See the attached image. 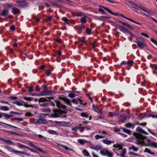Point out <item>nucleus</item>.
Here are the masks:
<instances>
[{
	"instance_id": "nucleus-1",
	"label": "nucleus",
	"mask_w": 157,
	"mask_h": 157,
	"mask_svg": "<svg viewBox=\"0 0 157 157\" xmlns=\"http://www.w3.org/2000/svg\"><path fill=\"white\" fill-rule=\"evenodd\" d=\"M134 42L136 43L138 46L142 49L146 46L144 40L142 37H137L136 38V40L134 41Z\"/></svg>"
},
{
	"instance_id": "nucleus-2",
	"label": "nucleus",
	"mask_w": 157,
	"mask_h": 157,
	"mask_svg": "<svg viewBox=\"0 0 157 157\" xmlns=\"http://www.w3.org/2000/svg\"><path fill=\"white\" fill-rule=\"evenodd\" d=\"M5 148L8 151L15 154L19 155L21 154H22L28 156H29V155L26 153L24 152L21 151L15 150L12 148L8 146H6L5 147Z\"/></svg>"
},
{
	"instance_id": "nucleus-3",
	"label": "nucleus",
	"mask_w": 157,
	"mask_h": 157,
	"mask_svg": "<svg viewBox=\"0 0 157 157\" xmlns=\"http://www.w3.org/2000/svg\"><path fill=\"white\" fill-rule=\"evenodd\" d=\"M5 148L8 151L15 154L19 155L21 154H22L28 156H29V155L26 153L24 152L21 151L15 150L12 148L8 146H6L5 147Z\"/></svg>"
},
{
	"instance_id": "nucleus-4",
	"label": "nucleus",
	"mask_w": 157,
	"mask_h": 157,
	"mask_svg": "<svg viewBox=\"0 0 157 157\" xmlns=\"http://www.w3.org/2000/svg\"><path fill=\"white\" fill-rule=\"evenodd\" d=\"M134 135L136 138L142 140L140 141L138 143V144H139L143 145L144 144L143 140L146 138V136H144L140 134L136 133H134Z\"/></svg>"
},
{
	"instance_id": "nucleus-5",
	"label": "nucleus",
	"mask_w": 157,
	"mask_h": 157,
	"mask_svg": "<svg viewBox=\"0 0 157 157\" xmlns=\"http://www.w3.org/2000/svg\"><path fill=\"white\" fill-rule=\"evenodd\" d=\"M16 2L18 4V6L19 8H26L28 7V4L26 0H17Z\"/></svg>"
},
{
	"instance_id": "nucleus-6",
	"label": "nucleus",
	"mask_w": 157,
	"mask_h": 157,
	"mask_svg": "<svg viewBox=\"0 0 157 157\" xmlns=\"http://www.w3.org/2000/svg\"><path fill=\"white\" fill-rule=\"evenodd\" d=\"M116 28L120 29L121 32L124 33H128L129 30L127 28L122 26H121L117 24L114 25Z\"/></svg>"
},
{
	"instance_id": "nucleus-7",
	"label": "nucleus",
	"mask_w": 157,
	"mask_h": 157,
	"mask_svg": "<svg viewBox=\"0 0 157 157\" xmlns=\"http://www.w3.org/2000/svg\"><path fill=\"white\" fill-rule=\"evenodd\" d=\"M130 116L126 114H122L119 117V119L122 122H124L126 119H129L130 118Z\"/></svg>"
},
{
	"instance_id": "nucleus-8",
	"label": "nucleus",
	"mask_w": 157,
	"mask_h": 157,
	"mask_svg": "<svg viewBox=\"0 0 157 157\" xmlns=\"http://www.w3.org/2000/svg\"><path fill=\"white\" fill-rule=\"evenodd\" d=\"M53 91L52 90H44L40 91V95L41 96H44L46 95L51 94H52Z\"/></svg>"
},
{
	"instance_id": "nucleus-9",
	"label": "nucleus",
	"mask_w": 157,
	"mask_h": 157,
	"mask_svg": "<svg viewBox=\"0 0 157 157\" xmlns=\"http://www.w3.org/2000/svg\"><path fill=\"white\" fill-rule=\"evenodd\" d=\"M29 145L32 147H33L34 148H35L36 150H38L40 152H42L43 153H44V151L42 149H41L40 148L38 147L37 146L34 145L32 143H29Z\"/></svg>"
},
{
	"instance_id": "nucleus-10",
	"label": "nucleus",
	"mask_w": 157,
	"mask_h": 157,
	"mask_svg": "<svg viewBox=\"0 0 157 157\" xmlns=\"http://www.w3.org/2000/svg\"><path fill=\"white\" fill-rule=\"evenodd\" d=\"M72 102L75 104H78L79 102V104H81L82 102H83V100L79 98L73 99L72 100Z\"/></svg>"
},
{
	"instance_id": "nucleus-11",
	"label": "nucleus",
	"mask_w": 157,
	"mask_h": 157,
	"mask_svg": "<svg viewBox=\"0 0 157 157\" xmlns=\"http://www.w3.org/2000/svg\"><path fill=\"white\" fill-rule=\"evenodd\" d=\"M2 116H3L5 118L7 119H10L12 117V116L6 113L2 112L0 113V118H2Z\"/></svg>"
},
{
	"instance_id": "nucleus-12",
	"label": "nucleus",
	"mask_w": 157,
	"mask_h": 157,
	"mask_svg": "<svg viewBox=\"0 0 157 157\" xmlns=\"http://www.w3.org/2000/svg\"><path fill=\"white\" fill-rule=\"evenodd\" d=\"M102 147V146L99 145H97L96 147L91 146L90 147V148L92 149L95 150L96 151H98L99 150H101Z\"/></svg>"
},
{
	"instance_id": "nucleus-13",
	"label": "nucleus",
	"mask_w": 157,
	"mask_h": 157,
	"mask_svg": "<svg viewBox=\"0 0 157 157\" xmlns=\"http://www.w3.org/2000/svg\"><path fill=\"white\" fill-rule=\"evenodd\" d=\"M74 15L76 16L80 17L81 16L83 17L85 16V15H86V14L82 11H78L75 12Z\"/></svg>"
},
{
	"instance_id": "nucleus-14",
	"label": "nucleus",
	"mask_w": 157,
	"mask_h": 157,
	"mask_svg": "<svg viewBox=\"0 0 157 157\" xmlns=\"http://www.w3.org/2000/svg\"><path fill=\"white\" fill-rule=\"evenodd\" d=\"M12 12L14 15L19 14L20 13V10L17 8L14 7L12 8Z\"/></svg>"
},
{
	"instance_id": "nucleus-15",
	"label": "nucleus",
	"mask_w": 157,
	"mask_h": 157,
	"mask_svg": "<svg viewBox=\"0 0 157 157\" xmlns=\"http://www.w3.org/2000/svg\"><path fill=\"white\" fill-rule=\"evenodd\" d=\"M88 17L85 15L82 17L80 19V22L82 24H85L87 22V21L86 18H87Z\"/></svg>"
},
{
	"instance_id": "nucleus-16",
	"label": "nucleus",
	"mask_w": 157,
	"mask_h": 157,
	"mask_svg": "<svg viewBox=\"0 0 157 157\" xmlns=\"http://www.w3.org/2000/svg\"><path fill=\"white\" fill-rule=\"evenodd\" d=\"M136 131L141 133H144L145 135H148V133L145 132L144 130L139 127H137L136 129Z\"/></svg>"
},
{
	"instance_id": "nucleus-17",
	"label": "nucleus",
	"mask_w": 157,
	"mask_h": 157,
	"mask_svg": "<svg viewBox=\"0 0 157 157\" xmlns=\"http://www.w3.org/2000/svg\"><path fill=\"white\" fill-rule=\"evenodd\" d=\"M0 140L5 142L8 143L10 144H13V143L11 141L9 140H6L3 138H0Z\"/></svg>"
},
{
	"instance_id": "nucleus-18",
	"label": "nucleus",
	"mask_w": 157,
	"mask_h": 157,
	"mask_svg": "<svg viewBox=\"0 0 157 157\" xmlns=\"http://www.w3.org/2000/svg\"><path fill=\"white\" fill-rule=\"evenodd\" d=\"M48 133L52 135H59V133L57 131H54L53 130H49L48 131Z\"/></svg>"
},
{
	"instance_id": "nucleus-19",
	"label": "nucleus",
	"mask_w": 157,
	"mask_h": 157,
	"mask_svg": "<svg viewBox=\"0 0 157 157\" xmlns=\"http://www.w3.org/2000/svg\"><path fill=\"white\" fill-rule=\"evenodd\" d=\"M8 11L6 9H4L2 11V13H0V15L2 16H5L7 15L8 13Z\"/></svg>"
},
{
	"instance_id": "nucleus-20",
	"label": "nucleus",
	"mask_w": 157,
	"mask_h": 157,
	"mask_svg": "<svg viewBox=\"0 0 157 157\" xmlns=\"http://www.w3.org/2000/svg\"><path fill=\"white\" fill-rule=\"evenodd\" d=\"M144 152L145 153H148L151 155H155V153L154 152H151V151L148 148H145Z\"/></svg>"
},
{
	"instance_id": "nucleus-21",
	"label": "nucleus",
	"mask_w": 157,
	"mask_h": 157,
	"mask_svg": "<svg viewBox=\"0 0 157 157\" xmlns=\"http://www.w3.org/2000/svg\"><path fill=\"white\" fill-rule=\"evenodd\" d=\"M108 151V150L107 149L103 148L100 151V153L101 155L105 156Z\"/></svg>"
},
{
	"instance_id": "nucleus-22",
	"label": "nucleus",
	"mask_w": 157,
	"mask_h": 157,
	"mask_svg": "<svg viewBox=\"0 0 157 157\" xmlns=\"http://www.w3.org/2000/svg\"><path fill=\"white\" fill-rule=\"evenodd\" d=\"M20 101L21 102L18 101H16L15 102H14L13 103L14 104H16L18 106H21L23 105V104L25 103V101H22V100H20Z\"/></svg>"
},
{
	"instance_id": "nucleus-23",
	"label": "nucleus",
	"mask_w": 157,
	"mask_h": 157,
	"mask_svg": "<svg viewBox=\"0 0 157 157\" xmlns=\"http://www.w3.org/2000/svg\"><path fill=\"white\" fill-rule=\"evenodd\" d=\"M85 26L82 25H79L77 26V29L81 31H82L85 29Z\"/></svg>"
},
{
	"instance_id": "nucleus-24",
	"label": "nucleus",
	"mask_w": 157,
	"mask_h": 157,
	"mask_svg": "<svg viewBox=\"0 0 157 157\" xmlns=\"http://www.w3.org/2000/svg\"><path fill=\"white\" fill-rule=\"evenodd\" d=\"M121 129L123 130V131L124 132L129 135H132V133L130 130L126 129L124 128H122Z\"/></svg>"
},
{
	"instance_id": "nucleus-25",
	"label": "nucleus",
	"mask_w": 157,
	"mask_h": 157,
	"mask_svg": "<svg viewBox=\"0 0 157 157\" xmlns=\"http://www.w3.org/2000/svg\"><path fill=\"white\" fill-rule=\"evenodd\" d=\"M50 103L48 102L47 103H40L39 105L42 107H47L49 106Z\"/></svg>"
},
{
	"instance_id": "nucleus-26",
	"label": "nucleus",
	"mask_w": 157,
	"mask_h": 157,
	"mask_svg": "<svg viewBox=\"0 0 157 157\" xmlns=\"http://www.w3.org/2000/svg\"><path fill=\"white\" fill-rule=\"evenodd\" d=\"M46 101L48 102V101L44 98H41L38 100L39 104H40V103L41 102H44Z\"/></svg>"
},
{
	"instance_id": "nucleus-27",
	"label": "nucleus",
	"mask_w": 157,
	"mask_h": 157,
	"mask_svg": "<svg viewBox=\"0 0 157 157\" xmlns=\"http://www.w3.org/2000/svg\"><path fill=\"white\" fill-rule=\"evenodd\" d=\"M23 99L28 101H32L34 100V98L31 97H24Z\"/></svg>"
},
{
	"instance_id": "nucleus-28",
	"label": "nucleus",
	"mask_w": 157,
	"mask_h": 157,
	"mask_svg": "<svg viewBox=\"0 0 157 157\" xmlns=\"http://www.w3.org/2000/svg\"><path fill=\"white\" fill-rule=\"evenodd\" d=\"M82 153L83 155L87 157H91L88 152L86 150H84L83 151Z\"/></svg>"
},
{
	"instance_id": "nucleus-29",
	"label": "nucleus",
	"mask_w": 157,
	"mask_h": 157,
	"mask_svg": "<svg viewBox=\"0 0 157 157\" xmlns=\"http://www.w3.org/2000/svg\"><path fill=\"white\" fill-rule=\"evenodd\" d=\"M17 147L23 150L24 149V148H26V147H27V146L23 144L19 143L17 145Z\"/></svg>"
},
{
	"instance_id": "nucleus-30",
	"label": "nucleus",
	"mask_w": 157,
	"mask_h": 157,
	"mask_svg": "<svg viewBox=\"0 0 157 157\" xmlns=\"http://www.w3.org/2000/svg\"><path fill=\"white\" fill-rule=\"evenodd\" d=\"M80 116L85 118H87L88 117V114L87 112H83L81 113Z\"/></svg>"
},
{
	"instance_id": "nucleus-31",
	"label": "nucleus",
	"mask_w": 157,
	"mask_h": 157,
	"mask_svg": "<svg viewBox=\"0 0 157 157\" xmlns=\"http://www.w3.org/2000/svg\"><path fill=\"white\" fill-rule=\"evenodd\" d=\"M0 109L2 110L7 111L9 109V108L6 106H1L0 107Z\"/></svg>"
},
{
	"instance_id": "nucleus-32",
	"label": "nucleus",
	"mask_w": 157,
	"mask_h": 157,
	"mask_svg": "<svg viewBox=\"0 0 157 157\" xmlns=\"http://www.w3.org/2000/svg\"><path fill=\"white\" fill-rule=\"evenodd\" d=\"M60 146L63 147V148L65 149L66 151L67 150H69L70 151H72V149L69 148L68 147L64 145H63V144H61L60 145Z\"/></svg>"
},
{
	"instance_id": "nucleus-33",
	"label": "nucleus",
	"mask_w": 157,
	"mask_h": 157,
	"mask_svg": "<svg viewBox=\"0 0 157 157\" xmlns=\"http://www.w3.org/2000/svg\"><path fill=\"white\" fill-rule=\"evenodd\" d=\"M134 63V61L133 60H128L127 61V64L128 66L132 67Z\"/></svg>"
},
{
	"instance_id": "nucleus-34",
	"label": "nucleus",
	"mask_w": 157,
	"mask_h": 157,
	"mask_svg": "<svg viewBox=\"0 0 157 157\" xmlns=\"http://www.w3.org/2000/svg\"><path fill=\"white\" fill-rule=\"evenodd\" d=\"M102 142L103 143L108 145H109L111 144L110 140H107V139L103 140Z\"/></svg>"
},
{
	"instance_id": "nucleus-35",
	"label": "nucleus",
	"mask_w": 157,
	"mask_h": 157,
	"mask_svg": "<svg viewBox=\"0 0 157 157\" xmlns=\"http://www.w3.org/2000/svg\"><path fill=\"white\" fill-rule=\"evenodd\" d=\"M50 103L49 105H52L53 107H55V104H56V103H57V100H54L53 101H48Z\"/></svg>"
},
{
	"instance_id": "nucleus-36",
	"label": "nucleus",
	"mask_w": 157,
	"mask_h": 157,
	"mask_svg": "<svg viewBox=\"0 0 157 157\" xmlns=\"http://www.w3.org/2000/svg\"><path fill=\"white\" fill-rule=\"evenodd\" d=\"M84 128L83 127H80L79 126H76L74 128H72V129L75 131H77V130L79 129H82Z\"/></svg>"
},
{
	"instance_id": "nucleus-37",
	"label": "nucleus",
	"mask_w": 157,
	"mask_h": 157,
	"mask_svg": "<svg viewBox=\"0 0 157 157\" xmlns=\"http://www.w3.org/2000/svg\"><path fill=\"white\" fill-rule=\"evenodd\" d=\"M78 141L79 144L82 145H84L86 142L84 140L82 139H78Z\"/></svg>"
},
{
	"instance_id": "nucleus-38",
	"label": "nucleus",
	"mask_w": 157,
	"mask_h": 157,
	"mask_svg": "<svg viewBox=\"0 0 157 157\" xmlns=\"http://www.w3.org/2000/svg\"><path fill=\"white\" fill-rule=\"evenodd\" d=\"M104 138V136H102V135H96L95 136V138L97 140L99 139H100L103 138Z\"/></svg>"
},
{
	"instance_id": "nucleus-39",
	"label": "nucleus",
	"mask_w": 157,
	"mask_h": 157,
	"mask_svg": "<svg viewBox=\"0 0 157 157\" xmlns=\"http://www.w3.org/2000/svg\"><path fill=\"white\" fill-rule=\"evenodd\" d=\"M117 21H118L119 22H120V23H121L123 25H125L126 27L127 26H130V25H129V24H128V23H127L126 22L124 23V22H123L122 21H119V20H117V21L116 22V23H117Z\"/></svg>"
},
{
	"instance_id": "nucleus-40",
	"label": "nucleus",
	"mask_w": 157,
	"mask_h": 157,
	"mask_svg": "<svg viewBox=\"0 0 157 157\" xmlns=\"http://www.w3.org/2000/svg\"><path fill=\"white\" fill-rule=\"evenodd\" d=\"M126 149L125 148L122 151V152L120 155V156L122 157H124L126 153Z\"/></svg>"
},
{
	"instance_id": "nucleus-41",
	"label": "nucleus",
	"mask_w": 157,
	"mask_h": 157,
	"mask_svg": "<svg viewBox=\"0 0 157 157\" xmlns=\"http://www.w3.org/2000/svg\"><path fill=\"white\" fill-rule=\"evenodd\" d=\"M0 123H2V124H4L7 125L8 126H10L11 127H12V128H16V129H18V128L16 126H14L12 125H10V124H6V123H4V122H0Z\"/></svg>"
},
{
	"instance_id": "nucleus-42",
	"label": "nucleus",
	"mask_w": 157,
	"mask_h": 157,
	"mask_svg": "<svg viewBox=\"0 0 157 157\" xmlns=\"http://www.w3.org/2000/svg\"><path fill=\"white\" fill-rule=\"evenodd\" d=\"M40 124H46L48 123L46 119H39Z\"/></svg>"
},
{
	"instance_id": "nucleus-43",
	"label": "nucleus",
	"mask_w": 157,
	"mask_h": 157,
	"mask_svg": "<svg viewBox=\"0 0 157 157\" xmlns=\"http://www.w3.org/2000/svg\"><path fill=\"white\" fill-rule=\"evenodd\" d=\"M41 110L42 112H48L51 111V110L49 108H42Z\"/></svg>"
},
{
	"instance_id": "nucleus-44",
	"label": "nucleus",
	"mask_w": 157,
	"mask_h": 157,
	"mask_svg": "<svg viewBox=\"0 0 157 157\" xmlns=\"http://www.w3.org/2000/svg\"><path fill=\"white\" fill-rule=\"evenodd\" d=\"M13 119L14 120L18 121H23V119L22 118H17V117H14L13 119L12 118L11 119L12 121L13 120Z\"/></svg>"
},
{
	"instance_id": "nucleus-45",
	"label": "nucleus",
	"mask_w": 157,
	"mask_h": 157,
	"mask_svg": "<svg viewBox=\"0 0 157 157\" xmlns=\"http://www.w3.org/2000/svg\"><path fill=\"white\" fill-rule=\"evenodd\" d=\"M130 149L133 150L134 151H137L138 150V147H135L134 146H131L130 148Z\"/></svg>"
},
{
	"instance_id": "nucleus-46",
	"label": "nucleus",
	"mask_w": 157,
	"mask_h": 157,
	"mask_svg": "<svg viewBox=\"0 0 157 157\" xmlns=\"http://www.w3.org/2000/svg\"><path fill=\"white\" fill-rule=\"evenodd\" d=\"M150 40L154 44L157 46V41L155 40L153 38H150Z\"/></svg>"
},
{
	"instance_id": "nucleus-47",
	"label": "nucleus",
	"mask_w": 157,
	"mask_h": 157,
	"mask_svg": "<svg viewBox=\"0 0 157 157\" xmlns=\"http://www.w3.org/2000/svg\"><path fill=\"white\" fill-rule=\"evenodd\" d=\"M62 20L66 23L68 24L69 23V21L68 19L66 17H63L62 18Z\"/></svg>"
},
{
	"instance_id": "nucleus-48",
	"label": "nucleus",
	"mask_w": 157,
	"mask_h": 157,
	"mask_svg": "<svg viewBox=\"0 0 157 157\" xmlns=\"http://www.w3.org/2000/svg\"><path fill=\"white\" fill-rule=\"evenodd\" d=\"M51 116L52 117L56 118L59 117V115L58 113H55L53 114H51Z\"/></svg>"
},
{
	"instance_id": "nucleus-49",
	"label": "nucleus",
	"mask_w": 157,
	"mask_h": 157,
	"mask_svg": "<svg viewBox=\"0 0 157 157\" xmlns=\"http://www.w3.org/2000/svg\"><path fill=\"white\" fill-rule=\"evenodd\" d=\"M103 10H105L107 12L111 14L112 12L108 8L105 7Z\"/></svg>"
},
{
	"instance_id": "nucleus-50",
	"label": "nucleus",
	"mask_w": 157,
	"mask_h": 157,
	"mask_svg": "<svg viewBox=\"0 0 157 157\" xmlns=\"http://www.w3.org/2000/svg\"><path fill=\"white\" fill-rule=\"evenodd\" d=\"M86 32L88 35H90L91 33V30L89 28H87L86 30Z\"/></svg>"
},
{
	"instance_id": "nucleus-51",
	"label": "nucleus",
	"mask_w": 157,
	"mask_h": 157,
	"mask_svg": "<svg viewBox=\"0 0 157 157\" xmlns=\"http://www.w3.org/2000/svg\"><path fill=\"white\" fill-rule=\"evenodd\" d=\"M52 17L51 16H48L47 17L45 20L49 22L51 21L52 20Z\"/></svg>"
},
{
	"instance_id": "nucleus-52",
	"label": "nucleus",
	"mask_w": 157,
	"mask_h": 157,
	"mask_svg": "<svg viewBox=\"0 0 157 157\" xmlns=\"http://www.w3.org/2000/svg\"><path fill=\"white\" fill-rule=\"evenodd\" d=\"M125 126L126 127L129 128L132 127V126H134V125L130 123H128L125 124Z\"/></svg>"
},
{
	"instance_id": "nucleus-53",
	"label": "nucleus",
	"mask_w": 157,
	"mask_h": 157,
	"mask_svg": "<svg viewBox=\"0 0 157 157\" xmlns=\"http://www.w3.org/2000/svg\"><path fill=\"white\" fill-rule=\"evenodd\" d=\"M95 43L96 42L95 41L90 43L93 49H95L96 48V46L95 45Z\"/></svg>"
},
{
	"instance_id": "nucleus-54",
	"label": "nucleus",
	"mask_w": 157,
	"mask_h": 157,
	"mask_svg": "<svg viewBox=\"0 0 157 157\" xmlns=\"http://www.w3.org/2000/svg\"><path fill=\"white\" fill-rule=\"evenodd\" d=\"M62 104L60 103V102L58 101L57 100V103H56V105L57 107L59 109L60 108Z\"/></svg>"
},
{
	"instance_id": "nucleus-55",
	"label": "nucleus",
	"mask_w": 157,
	"mask_h": 157,
	"mask_svg": "<svg viewBox=\"0 0 157 157\" xmlns=\"http://www.w3.org/2000/svg\"><path fill=\"white\" fill-rule=\"evenodd\" d=\"M147 130H148V132L149 133H150L152 135L154 136H155V133L154 132H153L152 130H151V129H150L148 128H147Z\"/></svg>"
},
{
	"instance_id": "nucleus-56",
	"label": "nucleus",
	"mask_w": 157,
	"mask_h": 157,
	"mask_svg": "<svg viewBox=\"0 0 157 157\" xmlns=\"http://www.w3.org/2000/svg\"><path fill=\"white\" fill-rule=\"evenodd\" d=\"M68 96L71 98H73L75 96V94L73 93H70L68 95Z\"/></svg>"
},
{
	"instance_id": "nucleus-57",
	"label": "nucleus",
	"mask_w": 157,
	"mask_h": 157,
	"mask_svg": "<svg viewBox=\"0 0 157 157\" xmlns=\"http://www.w3.org/2000/svg\"><path fill=\"white\" fill-rule=\"evenodd\" d=\"M92 107L94 110L95 112H96L97 113H99V110H98V109L97 107L95 108V105L94 104H93L92 105Z\"/></svg>"
},
{
	"instance_id": "nucleus-58",
	"label": "nucleus",
	"mask_w": 157,
	"mask_h": 157,
	"mask_svg": "<svg viewBox=\"0 0 157 157\" xmlns=\"http://www.w3.org/2000/svg\"><path fill=\"white\" fill-rule=\"evenodd\" d=\"M146 13L148 14L149 15H151V16H153L154 15V13L151 11L149 10H148Z\"/></svg>"
},
{
	"instance_id": "nucleus-59",
	"label": "nucleus",
	"mask_w": 157,
	"mask_h": 157,
	"mask_svg": "<svg viewBox=\"0 0 157 157\" xmlns=\"http://www.w3.org/2000/svg\"><path fill=\"white\" fill-rule=\"evenodd\" d=\"M106 153V155H107L108 157H113V155L111 152L108 151Z\"/></svg>"
},
{
	"instance_id": "nucleus-60",
	"label": "nucleus",
	"mask_w": 157,
	"mask_h": 157,
	"mask_svg": "<svg viewBox=\"0 0 157 157\" xmlns=\"http://www.w3.org/2000/svg\"><path fill=\"white\" fill-rule=\"evenodd\" d=\"M128 153L129 154L132 155H135L136 156H138L140 155H138V154L135 153L133 152H129Z\"/></svg>"
},
{
	"instance_id": "nucleus-61",
	"label": "nucleus",
	"mask_w": 157,
	"mask_h": 157,
	"mask_svg": "<svg viewBox=\"0 0 157 157\" xmlns=\"http://www.w3.org/2000/svg\"><path fill=\"white\" fill-rule=\"evenodd\" d=\"M121 13H114L113 12L111 14L113 15H114V16H118V17H120L121 15Z\"/></svg>"
},
{
	"instance_id": "nucleus-62",
	"label": "nucleus",
	"mask_w": 157,
	"mask_h": 157,
	"mask_svg": "<svg viewBox=\"0 0 157 157\" xmlns=\"http://www.w3.org/2000/svg\"><path fill=\"white\" fill-rule=\"evenodd\" d=\"M103 8H99L98 10V11L99 12L101 13L102 14H104L105 13V12Z\"/></svg>"
},
{
	"instance_id": "nucleus-63",
	"label": "nucleus",
	"mask_w": 157,
	"mask_h": 157,
	"mask_svg": "<svg viewBox=\"0 0 157 157\" xmlns=\"http://www.w3.org/2000/svg\"><path fill=\"white\" fill-rule=\"evenodd\" d=\"M141 35L143 36H145L146 37L149 38V36L147 34L144 33H140Z\"/></svg>"
},
{
	"instance_id": "nucleus-64",
	"label": "nucleus",
	"mask_w": 157,
	"mask_h": 157,
	"mask_svg": "<svg viewBox=\"0 0 157 157\" xmlns=\"http://www.w3.org/2000/svg\"><path fill=\"white\" fill-rule=\"evenodd\" d=\"M45 73H46L47 76H48L50 75L51 73L49 70H48L46 71Z\"/></svg>"
}]
</instances>
